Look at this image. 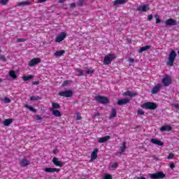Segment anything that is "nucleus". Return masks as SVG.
<instances>
[{
  "mask_svg": "<svg viewBox=\"0 0 179 179\" xmlns=\"http://www.w3.org/2000/svg\"><path fill=\"white\" fill-rule=\"evenodd\" d=\"M176 58H177V53L176 50H172L169 55L167 65H169V66H173Z\"/></svg>",
  "mask_w": 179,
  "mask_h": 179,
  "instance_id": "f257e3e1",
  "label": "nucleus"
},
{
  "mask_svg": "<svg viewBox=\"0 0 179 179\" xmlns=\"http://www.w3.org/2000/svg\"><path fill=\"white\" fill-rule=\"evenodd\" d=\"M141 108L145 110H156L157 104L153 102H145L141 105Z\"/></svg>",
  "mask_w": 179,
  "mask_h": 179,
  "instance_id": "f03ea898",
  "label": "nucleus"
},
{
  "mask_svg": "<svg viewBox=\"0 0 179 179\" xmlns=\"http://www.w3.org/2000/svg\"><path fill=\"white\" fill-rule=\"evenodd\" d=\"M94 99L97 103H100L101 104H108L110 103V100L107 96L98 95L95 96Z\"/></svg>",
  "mask_w": 179,
  "mask_h": 179,
  "instance_id": "7ed1b4c3",
  "label": "nucleus"
},
{
  "mask_svg": "<svg viewBox=\"0 0 179 179\" xmlns=\"http://www.w3.org/2000/svg\"><path fill=\"white\" fill-rule=\"evenodd\" d=\"M148 176L150 178L152 179H162L166 177V174H164V173H163L162 171H157L154 173H149Z\"/></svg>",
  "mask_w": 179,
  "mask_h": 179,
  "instance_id": "20e7f679",
  "label": "nucleus"
},
{
  "mask_svg": "<svg viewBox=\"0 0 179 179\" xmlns=\"http://www.w3.org/2000/svg\"><path fill=\"white\" fill-rule=\"evenodd\" d=\"M172 82H173V79L171 78V76H170L169 75H165L162 80V83L165 87L170 86Z\"/></svg>",
  "mask_w": 179,
  "mask_h": 179,
  "instance_id": "39448f33",
  "label": "nucleus"
},
{
  "mask_svg": "<svg viewBox=\"0 0 179 179\" xmlns=\"http://www.w3.org/2000/svg\"><path fill=\"white\" fill-rule=\"evenodd\" d=\"M115 55L113 54H108L105 56L103 59V65H110L111 62L115 59Z\"/></svg>",
  "mask_w": 179,
  "mask_h": 179,
  "instance_id": "423d86ee",
  "label": "nucleus"
},
{
  "mask_svg": "<svg viewBox=\"0 0 179 179\" xmlns=\"http://www.w3.org/2000/svg\"><path fill=\"white\" fill-rule=\"evenodd\" d=\"M58 95L62 97L69 98L73 96V92L72 90L60 91L59 92Z\"/></svg>",
  "mask_w": 179,
  "mask_h": 179,
  "instance_id": "0eeeda50",
  "label": "nucleus"
},
{
  "mask_svg": "<svg viewBox=\"0 0 179 179\" xmlns=\"http://www.w3.org/2000/svg\"><path fill=\"white\" fill-rule=\"evenodd\" d=\"M41 62V58H34L31 59V61L28 63L29 66H36V65H38V64H40Z\"/></svg>",
  "mask_w": 179,
  "mask_h": 179,
  "instance_id": "6e6552de",
  "label": "nucleus"
},
{
  "mask_svg": "<svg viewBox=\"0 0 179 179\" xmlns=\"http://www.w3.org/2000/svg\"><path fill=\"white\" fill-rule=\"evenodd\" d=\"M160 89H162V84L158 83L151 90V94H157L159 92H160Z\"/></svg>",
  "mask_w": 179,
  "mask_h": 179,
  "instance_id": "1a4fd4ad",
  "label": "nucleus"
},
{
  "mask_svg": "<svg viewBox=\"0 0 179 179\" xmlns=\"http://www.w3.org/2000/svg\"><path fill=\"white\" fill-rule=\"evenodd\" d=\"M150 8H149V5L145 4L143 6H140L136 8L137 12H148V10H150Z\"/></svg>",
  "mask_w": 179,
  "mask_h": 179,
  "instance_id": "9d476101",
  "label": "nucleus"
},
{
  "mask_svg": "<svg viewBox=\"0 0 179 179\" xmlns=\"http://www.w3.org/2000/svg\"><path fill=\"white\" fill-rule=\"evenodd\" d=\"M66 38V34L65 32H62L61 34L57 36L55 38L56 43H61V41H64Z\"/></svg>",
  "mask_w": 179,
  "mask_h": 179,
  "instance_id": "9b49d317",
  "label": "nucleus"
},
{
  "mask_svg": "<svg viewBox=\"0 0 179 179\" xmlns=\"http://www.w3.org/2000/svg\"><path fill=\"white\" fill-rule=\"evenodd\" d=\"M20 165L21 167H27V166H30V161L24 157L20 161Z\"/></svg>",
  "mask_w": 179,
  "mask_h": 179,
  "instance_id": "f8f14e48",
  "label": "nucleus"
},
{
  "mask_svg": "<svg viewBox=\"0 0 179 179\" xmlns=\"http://www.w3.org/2000/svg\"><path fill=\"white\" fill-rule=\"evenodd\" d=\"M43 170L45 173H59V171H61V169H59L58 168L46 167V168L43 169Z\"/></svg>",
  "mask_w": 179,
  "mask_h": 179,
  "instance_id": "ddd939ff",
  "label": "nucleus"
},
{
  "mask_svg": "<svg viewBox=\"0 0 179 179\" xmlns=\"http://www.w3.org/2000/svg\"><path fill=\"white\" fill-rule=\"evenodd\" d=\"M166 26H177V21L173 18H169L165 21Z\"/></svg>",
  "mask_w": 179,
  "mask_h": 179,
  "instance_id": "4468645a",
  "label": "nucleus"
},
{
  "mask_svg": "<svg viewBox=\"0 0 179 179\" xmlns=\"http://www.w3.org/2000/svg\"><path fill=\"white\" fill-rule=\"evenodd\" d=\"M159 131H161V132H164L166 131L170 132V131H173V127L170 125L162 126L160 127Z\"/></svg>",
  "mask_w": 179,
  "mask_h": 179,
  "instance_id": "2eb2a0df",
  "label": "nucleus"
},
{
  "mask_svg": "<svg viewBox=\"0 0 179 179\" xmlns=\"http://www.w3.org/2000/svg\"><path fill=\"white\" fill-rule=\"evenodd\" d=\"M128 103H129V99H128L127 98H124V99H120L117 102V106H124L125 104H128Z\"/></svg>",
  "mask_w": 179,
  "mask_h": 179,
  "instance_id": "dca6fc26",
  "label": "nucleus"
},
{
  "mask_svg": "<svg viewBox=\"0 0 179 179\" xmlns=\"http://www.w3.org/2000/svg\"><path fill=\"white\" fill-rule=\"evenodd\" d=\"M52 163L55 166H57V167H64V164H62L61 162L58 161V158L57 157L53 158Z\"/></svg>",
  "mask_w": 179,
  "mask_h": 179,
  "instance_id": "f3484780",
  "label": "nucleus"
},
{
  "mask_svg": "<svg viewBox=\"0 0 179 179\" xmlns=\"http://www.w3.org/2000/svg\"><path fill=\"white\" fill-rule=\"evenodd\" d=\"M108 139H111V136H105L104 137H101L99 138L98 143H104L105 142H107Z\"/></svg>",
  "mask_w": 179,
  "mask_h": 179,
  "instance_id": "a211bd4d",
  "label": "nucleus"
},
{
  "mask_svg": "<svg viewBox=\"0 0 179 179\" xmlns=\"http://www.w3.org/2000/svg\"><path fill=\"white\" fill-rule=\"evenodd\" d=\"M151 143H153L154 145H158V146H163L164 143L163 142L160 141V140H157L156 138H151L150 139Z\"/></svg>",
  "mask_w": 179,
  "mask_h": 179,
  "instance_id": "6ab92c4d",
  "label": "nucleus"
},
{
  "mask_svg": "<svg viewBox=\"0 0 179 179\" xmlns=\"http://www.w3.org/2000/svg\"><path fill=\"white\" fill-rule=\"evenodd\" d=\"M97 152H99V149L95 148L92 154H91V159L90 162H92V160H96V159H97Z\"/></svg>",
  "mask_w": 179,
  "mask_h": 179,
  "instance_id": "aec40b11",
  "label": "nucleus"
},
{
  "mask_svg": "<svg viewBox=\"0 0 179 179\" xmlns=\"http://www.w3.org/2000/svg\"><path fill=\"white\" fill-rule=\"evenodd\" d=\"M115 117H117V109L115 108H113L111 109L109 118L110 120H111L112 118H115Z\"/></svg>",
  "mask_w": 179,
  "mask_h": 179,
  "instance_id": "412c9836",
  "label": "nucleus"
},
{
  "mask_svg": "<svg viewBox=\"0 0 179 179\" xmlns=\"http://www.w3.org/2000/svg\"><path fill=\"white\" fill-rule=\"evenodd\" d=\"M12 122H13V119L9 118L6 119L4 121H3L2 124L3 125H4V127H9V125H10Z\"/></svg>",
  "mask_w": 179,
  "mask_h": 179,
  "instance_id": "4be33fe9",
  "label": "nucleus"
},
{
  "mask_svg": "<svg viewBox=\"0 0 179 179\" xmlns=\"http://www.w3.org/2000/svg\"><path fill=\"white\" fill-rule=\"evenodd\" d=\"M125 150H127V142L124 141L122 143V146H120V154L122 155V153H124Z\"/></svg>",
  "mask_w": 179,
  "mask_h": 179,
  "instance_id": "5701e85b",
  "label": "nucleus"
},
{
  "mask_svg": "<svg viewBox=\"0 0 179 179\" xmlns=\"http://www.w3.org/2000/svg\"><path fill=\"white\" fill-rule=\"evenodd\" d=\"M127 3V0H115L113 2V5L117 6V5H124V3Z\"/></svg>",
  "mask_w": 179,
  "mask_h": 179,
  "instance_id": "b1692460",
  "label": "nucleus"
},
{
  "mask_svg": "<svg viewBox=\"0 0 179 179\" xmlns=\"http://www.w3.org/2000/svg\"><path fill=\"white\" fill-rule=\"evenodd\" d=\"M50 111L52 112V115H55V117H62V113L59 112L58 110H54V109H50Z\"/></svg>",
  "mask_w": 179,
  "mask_h": 179,
  "instance_id": "393cba45",
  "label": "nucleus"
},
{
  "mask_svg": "<svg viewBox=\"0 0 179 179\" xmlns=\"http://www.w3.org/2000/svg\"><path fill=\"white\" fill-rule=\"evenodd\" d=\"M9 75L10 78L14 79V80H15V79H17V76L16 75V72L15 71V70H10L9 71Z\"/></svg>",
  "mask_w": 179,
  "mask_h": 179,
  "instance_id": "a878e982",
  "label": "nucleus"
},
{
  "mask_svg": "<svg viewBox=\"0 0 179 179\" xmlns=\"http://www.w3.org/2000/svg\"><path fill=\"white\" fill-rule=\"evenodd\" d=\"M34 76L33 75H29V76H22V80L24 82H27L28 80H31Z\"/></svg>",
  "mask_w": 179,
  "mask_h": 179,
  "instance_id": "bb28decb",
  "label": "nucleus"
},
{
  "mask_svg": "<svg viewBox=\"0 0 179 179\" xmlns=\"http://www.w3.org/2000/svg\"><path fill=\"white\" fill-rule=\"evenodd\" d=\"M138 94L136 92H132L131 91H127L124 93V96H128L129 97H135Z\"/></svg>",
  "mask_w": 179,
  "mask_h": 179,
  "instance_id": "cd10ccee",
  "label": "nucleus"
},
{
  "mask_svg": "<svg viewBox=\"0 0 179 179\" xmlns=\"http://www.w3.org/2000/svg\"><path fill=\"white\" fill-rule=\"evenodd\" d=\"M61 106L58 103L52 102V110H59Z\"/></svg>",
  "mask_w": 179,
  "mask_h": 179,
  "instance_id": "c85d7f7f",
  "label": "nucleus"
},
{
  "mask_svg": "<svg viewBox=\"0 0 179 179\" xmlns=\"http://www.w3.org/2000/svg\"><path fill=\"white\" fill-rule=\"evenodd\" d=\"M65 54V50L56 51L55 52V57H62Z\"/></svg>",
  "mask_w": 179,
  "mask_h": 179,
  "instance_id": "c756f323",
  "label": "nucleus"
},
{
  "mask_svg": "<svg viewBox=\"0 0 179 179\" xmlns=\"http://www.w3.org/2000/svg\"><path fill=\"white\" fill-rule=\"evenodd\" d=\"M41 97L38 96H32L30 97V100L31 101H37L38 100H41Z\"/></svg>",
  "mask_w": 179,
  "mask_h": 179,
  "instance_id": "7c9ffc66",
  "label": "nucleus"
},
{
  "mask_svg": "<svg viewBox=\"0 0 179 179\" xmlns=\"http://www.w3.org/2000/svg\"><path fill=\"white\" fill-rule=\"evenodd\" d=\"M150 45H145L144 47L141 48L139 52H143V51H148V50H150Z\"/></svg>",
  "mask_w": 179,
  "mask_h": 179,
  "instance_id": "2f4dec72",
  "label": "nucleus"
},
{
  "mask_svg": "<svg viewBox=\"0 0 179 179\" xmlns=\"http://www.w3.org/2000/svg\"><path fill=\"white\" fill-rule=\"evenodd\" d=\"M24 108H27L28 110H30V111H32V113H36V110L33 108V106H30L28 105H24Z\"/></svg>",
  "mask_w": 179,
  "mask_h": 179,
  "instance_id": "473e14b6",
  "label": "nucleus"
},
{
  "mask_svg": "<svg viewBox=\"0 0 179 179\" xmlns=\"http://www.w3.org/2000/svg\"><path fill=\"white\" fill-rule=\"evenodd\" d=\"M86 73H87V75H92V74L94 73V69H89V68H87V69H86Z\"/></svg>",
  "mask_w": 179,
  "mask_h": 179,
  "instance_id": "72a5a7b5",
  "label": "nucleus"
},
{
  "mask_svg": "<svg viewBox=\"0 0 179 179\" xmlns=\"http://www.w3.org/2000/svg\"><path fill=\"white\" fill-rule=\"evenodd\" d=\"M103 179H113V176L108 173H105Z\"/></svg>",
  "mask_w": 179,
  "mask_h": 179,
  "instance_id": "f704fd0d",
  "label": "nucleus"
},
{
  "mask_svg": "<svg viewBox=\"0 0 179 179\" xmlns=\"http://www.w3.org/2000/svg\"><path fill=\"white\" fill-rule=\"evenodd\" d=\"M22 5H30V2H29V1H22V2L17 3L18 6H20Z\"/></svg>",
  "mask_w": 179,
  "mask_h": 179,
  "instance_id": "c9c22d12",
  "label": "nucleus"
},
{
  "mask_svg": "<svg viewBox=\"0 0 179 179\" xmlns=\"http://www.w3.org/2000/svg\"><path fill=\"white\" fill-rule=\"evenodd\" d=\"M155 23L157 24H159V23H162V20H160V18L159 17V15H155Z\"/></svg>",
  "mask_w": 179,
  "mask_h": 179,
  "instance_id": "e433bc0d",
  "label": "nucleus"
},
{
  "mask_svg": "<svg viewBox=\"0 0 179 179\" xmlns=\"http://www.w3.org/2000/svg\"><path fill=\"white\" fill-rule=\"evenodd\" d=\"M0 59L3 62H6V57H5V55H1V53H0Z\"/></svg>",
  "mask_w": 179,
  "mask_h": 179,
  "instance_id": "4c0bfd02",
  "label": "nucleus"
},
{
  "mask_svg": "<svg viewBox=\"0 0 179 179\" xmlns=\"http://www.w3.org/2000/svg\"><path fill=\"white\" fill-rule=\"evenodd\" d=\"M137 114H138V115H145V111H143L142 109H138Z\"/></svg>",
  "mask_w": 179,
  "mask_h": 179,
  "instance_id": "58836bf2",
  "label": "nucleus"
},
{
  "mask_svg": "<svg viewBox=\"0 0 179 179\" xmlns=\"http://www.w3.org/2000/svg\"><path fill=\"white\" fill-rule=\"evenodd\" d=\"M3 101H4V103H6V104H8V103H10V99H9L8 97H5L4 99H3Z\"/></svg>",
  "mask_w": 179,
  "mask_h": 179,
  "instance_id": "ea45409f",
  "label": "nucleus"
},
{
  "mask_svg": "<svg viewBox=\"0 0 179 179\" xmlns=\"http://www.w3.org/2000/svg\"><path fill=\"white\" fill-rule=\"evenodd\" d=\"M76 120H77V121H79V120H82V115H80V113H78L76 114Z\"/></svg>",
  "mask_w": 179,
  "mask_h": 179,
  "instance_id": "a19ab883",
  "label": "nucleus"
},
{
  "mask_svg": "<svg viewBox=\"0 0 179 179\" xmlns=\"http://www.w3.org/2000/svg\"><path fill=\"white\" fill-rule=\"evenodd\" d=\"M112 169H117L118 167V164L117 162H114L111 165Z\"/></svg>",
  "mask_w": 179,
  "mask_h": 179,
  "instance_id": "79ce46f5",
  "label": "nucleus"
},
{
  "mask_svg": "<svg viewBox=\"0 0 179 179\" xmlns=\"http://www.w3.org/2000/svg\"><path fill=\"white\" fill-rule=\"evenodd\" d=\"M26 41V39L24 38H17V43H24Z\"/></svg>",
  "mask_w": 179,
  "mask_h": 179,
  "instance_id": "37998d69",
  "label": "nucleus"
},
{
  "mask_svg": "<svg viewBox=\"0 0 179 179\" xmlns=\"http://www.w3.org/2000/svg\"><path fill=\"white\" fill-rule=\"evenodd\" d=\"M173 157H174V154L170 153V154L168 155L167 159H168L169 160H170V159H173Z\"/></svg>",
  "mask_w": 179,
  "mask_h": 179,
  "instance_id": "c03bdc74",
  "label": "nucleus"
},
{
  "mask_svg": "<svg viewBox=\"0 0 179 179\" xmlns=\"http://www.w3.org/2000/svg\"><path fill=\"white\" fill-rule=\"evenodd\" d=\"M69 83V80H64L62 85V86L64 87L65 86H66V85H68Z\"/></svg>",
  "mask_w": 179,
  "mask_h": 179,
  "instance_id": "a18cd8bd",
  "label": "nucleus"
},
{
  "mask_svg": "<svg viewBox=\"0 0 179 179\" xmlns=\"http://www.w3.org/2000/svg\"><path fill=\"white\" fill-rule=\"evenodd\" d=\"M78 76H83V71H82L81 69H78Z\"/></svg>",
  "mask_w": 179,
  "mask_h": 179,
  "instance_id": "49530a36",
  "label": "nucleus"
},
{
  "mask_svg": "<svg viewBox=\"0 0 179 179\" xmlns=\"http://www.w3.org/2000/svg\"><path fill=\"white\" fill-rule=\"evenodd\" d=\"M1 2L3 5H6L9 2V0H1Z\"/></svg>",
  "mask_w": 179,
  "mask_h": 179,
  "instance_id": "de8ad7c7",
  "label": "nucleus"
},
{
  "mask_svg": "<svg viewBox=\"0 0 179 179\" xmlns=\"http://www.w3.org/2000/svg\"><path fill=\"white\" fill-rule=\"evenodd\" d=\"M172 107H174V108H176L177 110H179V105L178 104H172Z\"/></svg>",
  "mask_w": 179,
  "mask_h": 179,
  "instance_id": "09e8293b",
  "label": "nucleus"
},
{
  "mask_svg": "<svg viewBox=\"0 0 179 179\" xmlns=\"http://www.w3.org/2000/svg\"><path fill=\"white\" fill-rule=\"evenodd\" d=\"M152 19H153V15H149L148 16V20L149 22H150V20H152Z\"/></svg>",
  "mask_w": 179,
  "mask_h": 179,
  "instance_id": "8fccbe9b",
  "label": "nucleus"
},
{
  "mask_svg": "<svg viewBox=\"0 0 179 179\" xmlns=\"http://www.w3.org/2000/svg\"><path fill=\"white\" fill-rule=\"evenodd\" d=\"M36 120H37V121H40V120H43V117H41V116L37 115L36 116Z\"/></svg>",
  "mask_w": 179,
  "mask_h": 179,
  "instance_id": "3c124183",
  "label": "nucleus"
},
{
  "mask_svg": "<svg viewBox=\"0 0 179 179\" xmlns=\"http://www.w3.org/2000/svg\"><path fill=\"white\" fill-rule=\"evenodd\" d=\"M85 2V0H79L78 3L80 6H82Z\"/></svg>",
  "mask_w": 179,
  "mask_h": 179,
  "instance_id": "603ef678",
  "label": "nucleus"
},
{
  "mask_svg": "<svg viewBox=\"0 0 179 179\" xmlns=\"http://www.w3.org/2000/svg\"><path fill=\"white\" fill-rule=\"evenodd\" d=\"M129 62H130V63H134V62H135V59H134V58H129Z\"/></svg>",
  "mask_w": 179,
  "mask_h": 179,
  "instance_id": "864d4df0",
  "label": "nucleus"
},
{
  "mask_svg": "<svg viewBox=\"0 0 179 179\" xmlns=\"http://www.w3.org/2000/svg\"><path fill=\"white\" fill-rule=\"evenodd\" d=\"M76 4L75 3H71V4L70 5V7H71L72 9H73V8H76Z\"/></svg>",
  "mask_w": 179,
  "mask_h": 179,
  "instance_id": "5fc2aeb1",
  "label": "nucleus"
},
{
  "mask_svg": "<svg viewBox=\"0 0 179 179\" xmlns=\"http://www.w3.org/2000/svg\"><path fill=\"white\" fill-rule=\"evenodd\" d=\"M39 83H40L39 81H34V82L32 83V85H39Z\"/></svg>",
  "mask_w": 179,
  "mask_h": 179,
  "instance_id": "6e6d98bb",
  "label": "nucleus"
},
{
  "mask_svg": "<svg viewBox=\"0 0 179 179\" xmlns=\"http://www.w3.org/2000/svg\"><path fill=\"white\" fill-rule=\"evenodd\" d=\"M174 167H176V165H174V164H170V168H171V169H174Z\"/></svg>",
  "mask_w": 179,
  "mask_h": 179,
  "instance_id": "4d7b16f0",
  "label": "nucleus"
},
{
  "mask_svg": "<svg viewBox=\"0 0 179 179\" xmlns=\"http://www.w3.org/2000/svg\"><path fill=\"white\" fill-rule=\"evenodd\" d=\"M57 152H58V150H54L52 151V153H53V155H57Z\"/></svg>",
  "mask_w": 179,
  "mask_h": 179,
  "instance_id": "13d9d810",
  "label": "nucleus"
},
{
  "mask_svg": "<svg viewBox=\"0 0 179 179\" xmlns=\"http://www.w3.org/2000/svg\"><path fill=\"white\" fill-rule=\"evenodd\" d=\"M65 2V0H59V3H64Z\"/></svg>",
  "mask_w": 179,
  "mask_h": 179,
  "instance_id": "bf43d9fd",
  "label": "nucleus"
},
{
  "mask_svg": "<svg viewBox=\"0 0 179 179\" xmlns=\"http://www.w3.org/2000/svg\"><path fill=\"white\" fill-rule=\"evenodd\" d=\"M138 179H146V178H145V177H140V178H138Z\"/></svg>",
  "mask_w": 179,
  "mask_h": 179,
  "instance_id": "052dcab7",
  "label": "nucleus"
},
{
  "mask_svg": "<svg viewBox=\"0 0 179 179\" xmlns=\"http://www.w3.org/2000/svg\"><path fill=\"white\" fill-rule=\"evenodd\" d=\"M99 115V113H97V115Z\"/></svg>",
  "mask_w": 179,
  "mask_h": 179,
  "instance_id": "680f3d73",
  "label": "nucleus"
},
{
  "mask_svg": "<svg viewBox=\"0 0 179 179\" xmlns=\"http://www.w3.org/2000/svg\"><path fill=\"white\" fill-rule=\"evenodd\" d=\"M0 122H1V119H0Z\"/></svg>",
  "mask_w": 179,
  "mask_h": 179,
  "instance_id": "e2e57ef3",
  "label": "nucleus"
}]
</instances>
